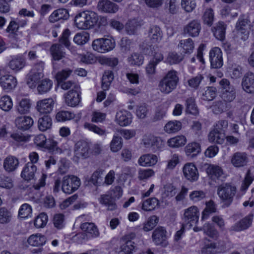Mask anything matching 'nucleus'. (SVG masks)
<instances>
[{"label": "nucleus", "mask_w": 254, "mask_h": 254, "mask_svg": "<svg viewBox=\"0 0 254 254\" xmlns=\"http://www.w3.org/2000/svg\"><path fill=\"white\" fill-rule=\"evenodd\" d=\"M179 82L177 71L170 70L161 79L158 83V89L163 94H169L176 89Z\"/></svg>", "instance_id": "obj_1"}, {"label": "nucleus", "mask_w": 254, "mask_h": 254, "mask_svg": "<svg viewBox=\"0 0 254 254\" xmlns=\"http://www.w3.org/2000/svg\"><path fill=\"white\" fill-rule=\"evenodd\" d=\"M98 20L97 14L92 11L78 13L74 18L75 26L79 29L87 30L93 27Z\"/></svg>", "instance_id": "obj_2"}, {"label": "nucleus", "mask_w": 254, "mask_h": 254, "mask_svg": "<svg viewBox=\"0 0 254 254\" xmlns=\"http://www.w3.org/2000/svg\"><path fill=\"white\" fill-rule=\"evenodd\" d=\"M152 57L145 67V74L149 80L154 78L157 73L156 66L164 59L161 51L159 49H154L152 52Z\"/></svg>", "instance_id": "obj_3"}, {"label": "nucleus", "mask_w": 254, "mask_h": 254, "mask_svg": "<svg viewBox=\"0 0 254 254\" xmlns=\"http://www.w3.org/2000/svg\"><path fill=\"white\" fill-rule=\"evenodd\" d=\"M44 63L40 61L35 64L27 75L26 83L31 88H35L44 77Z\"/></svg>", "instance_id": "obj_4"}, {"label": "nucleus", "mask_w": 254, "mask_h": 254, "mask_svg": "<svg viewBox=\"0 0 254 254\" xmlns=\"http://www.w3.org/2000/svg\"><path fill=\"white\" fill-rule=\"evenodd\" d=\"M236 193V188L229 184L221 185L217 188V194L227 207L232 203Z\"/></svg>", "instance_id": "obj_5"}, {"label": "nucleus", "mask_w": 254, "mask_h": 254, "mask_svg": "<svg viewBox=\"0 0 254 254\" xmlns=\"http://www.w3.org/2000/svg\"><path fill=\"white\" fill-rule=\"evenodd\" d=\"M141 143L145 148L153 152L161 150L165 147V142L161 137L151 133L145 134L143 136Z\"/></svg>", "instance_id": "obj_6"}, {"label": "nucleus", "mask_w": 254, "mask_h": 254, "mask_svg": "<svg viewBox=\"0 0 254 254\" xmlns=\"http://www.w3.org/2000/svg\"><path fill=\"white\" fill-rule=\"evenodd\" d=\"M116 45L115 40L112 38L95 39L92 44L93 49L99 53H105L112 50Z\"/></svg>", "instance_id": "obj_7"}, {"label": "nucleus", "mask_w": 254, "mask_h": 254, "mask_svg": "<svg viewBox=\"0 0 254 254\" xmlns=\"http://www.w3.org/2000/svg\"><path fill=\"white\" fill-rule=\"evenodd\" d=\"M80 184V179L76 176H65L62 180V190L64 193L70 194L78 189Z\"/></svg>", "instance_id": "obj_8"}, {"label": "nucleus", "mask_w": 254, "mask_h": 254, "mask_svg": "<svg viewBox=\"0 0 254 254\" xmlns=\"http://www.w3.org/2000/svg\"><path fill=\"white\" fill-rule=\"evenodd\" d=\"M74 159L76 161L88 158L90 154V144L85 140L77 141L74 146Z\"/></svg>", "instance_id": "obj_9"}, {"label": "nucleus", "mask_w": 254, "mask_h": 254, "mask_svg": "<svg viewBox=\"0 0 254 254\" xmlns=\"http://www.w3.org/2000/svg\"><path fill=\"white\" fill-rule=\"evenodd\" d=\"M220 85L223 91L221 94L222 99L225 102H232L236 98V91L234 87L230 84L226 79H223L220 81Z\"/></svg>", "instance_id": "obj_10"}, {"label": "nucleus", "mask_w": 254, "mask_h": 254, "mask_svg": "<svg viewBox=\"0 0 254 254\" xmlns=\"http://www.w3.org/2000/svg\"><path fill=\"white\" fill-rule=\"evenodd\" d=\"M250 21L247 18L240 17L236 25L238 36L244 41L248 38L251 29Z\"/></svg>", "instance_id": "obj_11"}, {"label": "nucleus", "mask_w": 254, "mask_h": 254, "mask_svg": "<svg viewBox=\"0 0 254 254\" xmlns=\"http://www.w3.org/2000/svg\"><path fill=\"white\" fill-rule=\"evenodd\" d=\"M226 246L224 241L217 242L209 241L201 250L202 254H217L225 251Z\"/></svg>", "instance_id": "obj_12"}, {"label": "nucleus", "mask_w": 254, "mask_h": 254, "mask_svg": "<svg viewBox=\"0 0 254 254\" xmlns=\"http://www.w3.org/2000/svg\"><path fill=\"white\" fill-rule=\"evenodd\" d=\"M55 103L52 98L40 100L36 102V109L39 114L47 115L53 111Z\"/></svg>", "instance_id": "obj_13"}, {"label": "nucleus", "mask_w": 254, "mask_h": 254, "mask_svg": "<svg viewBox=\"0 0 254 254\" xmlns=\"http://www.w3.org/2000/svg\"><path fill=\"white\" fill-rule=\"evenodd\" d=\"M136 250L134 242L129 240L127 236H125L120 240L117 253L118 254H133Z\"/></svg>", "instance_id": "obj_14"}, {"label": "nucleus", "mask_w": 254, "mask_h": 254, "mask_svg": "<svg viewBox=\"0 0 254 254\" xmlns=\"http://www.w3.org/2000/svg\"><path fill=\"white\" fill-rule=\"evenodd\" d=\"M249 157L244 152H236L232 154L230 157V163L233 166L237 168L244 167L249 162Z\"/></svg>", "instance_id": "obj_15"}, {"label": "nucleus", "mask_w": 254, "mask_h": 254, "mask_svg": "<svg viewBox=\"0 0 254 254\" xmlns=\"http://www.w3.org/2000/svg\"><path fill=\"white\" fill-rule=\"evenodd\" d=\"M184 215L185 223L192 226L198 221L199 216L198 209L195 206H191L185 210Z\"/></svg>", "instance_id": "obj_16"}, {"label": "nucleus", "mask_w": 254, "mask_h": 254, "mask_svg": "<svg viewBox=\"0 0 254 254\" xmlns=\"http://www.w3.org/2000/svg\"><path fill=\"white\" fill-rule=\"evenodd\" d=\"M209 60L212 68H218L223 65L222 53L219 48L214 47L210 51Z\"/></svg>", "instance_id": "obj_17"}, {"label": "nucleus", "mask_w": 254, "mask_h": 254, "mask_svg": "<svg viewBox=\"0 0 254 254\" xmlns=\"http://www.w3.org/2000/svg\"><path fill=\"white\" fill-rule=\"evenodd\" d=\"M241 85L243 90L248 94H254V73L249 71L245 74Z\"/></svg>", "instance_id": "obj_18"}, {"label": "nucleus", "mask_w": 254, "mask_h": 254, "mask_svg": "<svg viewBox=\"0 0 254 254\" xmlns=\"http://www.w3.org/2000/svg\"><path fill=\"white\" fill-rule=\"evenodd\" d=\"M184 177L190 182L196 181L198 178V172L196 166L192 163L186 164L183 169Z\"/></svg>", "instance_id": "obj_19"}, {"label": "nucleus", "mask_w": 254, "mask_h": 254, "mask_svg": "<svg viewBox=\"0 0 254 254\" xmlns=\"http://www.w3.org/2000/svg\"><path fill=\"white\" fill-rule=\"evenodd\" d=\"M201 29V24L197 20H192L184 26L183 32L189 36L195 37L199 35Z\"/></svg>", "instance_id": "obj_20"}, {"label": "nucleus", "mask_w": 254, "mask_h": 254, "mask_svg": "<svg viewBox=\"0 0 254 254\" xmlns=\"http://www.w3.org/2000/svg\"><path fill=\"white\" fill-rule=\"evenodd\" d=\"M80 88L79 89H71L64 95L66 104L70 107H75L80 101Z\"/></svg>", "instance_id": "obj_21"}, {"label": "nucleus", "mask_w": 254, "mask_h": 254, "mask_svg": "<svg viewBox=\"0 0 254 254\" xmlns=\"http://www.w3.org/2000/svg\"><path fill=\"white\" fill-rule=\"evenodd\" d=\"M253 218V214H249L232 226L231 228V230L239 232L248 229L252 224Z\"/></svg>", "instance_id": "obj_22"}, {"label": "nucleus", "mask_w": 254, "mask_h": 254, "mask_svg": "<svg viewBox=\"0 0 254 254\" xmlns=\"http://www.w3.org/2000/svg\"><path fill=\"white\" fill-rule=\"evenodd\" d=\"M97 8L102 12L115 13L118 11L119 7L109 0H100L98 3Z\"/></svg>", "instance_id": "obj_23"}, {"label": "nucleus", "mask_w": 254, "mask_h": 254, "mask_svg": "<svg viewBox=\"0 0 254 254\" xmlns=\"http://www.w3.org/2000/svg\"><path fill=\"white\" fill-rule=\"evenodd\" d=\"M167 231L163 227H158L153 232L152 239L155 245H163L165 244L167 238Z\"/></svg>", "instance_id": "obj_24"}, {"label": "nucleus", "mask_w": 254, "mask_h": 254, "mask_svg": "<svg viewBox=\"0 0 254 254\" xmlns=\"http://www.w3.org/2000/svg\"><path fill=\"white\" fill-rule=\"evenodd\" d=\"M26 62L20 56H13L8 64V67L14 72L21 70L25 66Z\"/></svg>", "instance_id": "obj_25"}, {"label": "nucleus", "mask_w": 254, "mask_h": 254, "mask_svg": "<svg viewBox=\"0 0 254 254\" xmlns=\"http://www.w3.org/2000/svg\"><path fill=\"white\" fill-rule=\"evenodd\" d=\"M15 124L18 129L26 130L33 125L34 121L29 116H20L15 119Z\"/></svg>", "instance_id": "obj_26"}, {"label": "nucleus", "mask_w": 254, "mask_h": 254, "mask_svg": "<svg viewBox=\"0 0 254 254\" xmlns=\"http://www.w3.org/2000/svg\"><path fill=\"white\" fill-rule=\"evenodd\" d=\"M158 161V157L152 154H146L141 156L138 163L139 165L144 167L152 166L155 165Z\"/></svg>", "instance_id": "obj_27"}, {"label": "nucleus", "mask_w": 254, "mask_h": 254, "mask_svg": "<svg viewBox=\"0 0 254 254\" xmlns=\"http://www.w3.org/2000/svg\"><path fill=\"white\" fill-rule=\"evenodd\" d=\"M36 171L37 167L36 165L32 163H27L23 167L21 176L25 180H31L34 178Z\"/></svg>", "instance_id": "obj_28"}, {"label": "nucleus", "mask_w": 254, "mask_h": 254, "mask_svg": "<svg viewBox=\"0 0 254 254\" xmlns=\"http://www.w3.org/2000/svg\"><path fill=\"white\" fill-rule=\"evenodd\" d=\"M50 53L54 61H60L65 57V52L60 44H54L50 48Z\"/></svg>", "instance_id": "obj_29"}, {"label": "nucleus", "mask_w": 254, "mask_h": 254, "mask_svg": "<svg viewBox=\"0 0 254 254\" xmlns=\"http://www.w3.org/2000/svg\"><path fill=\"white\" fill-rule=\"evenodd\" d=\"M3 168L7 172L10 173L15 171L18 166L19 161L13 156H8L3 160Z\"/></svg>", "instance_id": "obj_30"}, {"label": "nucleus", "mask_w": 254, "mask_h": 254, "mask_svg": "<svg viewBox=\"0 0 254 254\" xmlns=\"http://www.w3.org/2000/svg\"><path fill=\"white\" fill-rule=\"evenodd\" d=\"M162 32L159 27L153 25L150 27L148 30V37L151 43H159L162 40Z\"/></svg>", "instance_id": "obj_31"}, {"label": "nucleus", "mask_w": 254, "mask_h": 254, "mask_svg": "<svg viewBox=\"0 0 254 254\" xmlns=\"http://www.w3.org/2000/svg\"><path fill=\"white\" fill-rule=\"evenodd\" d=\"M178 48L181 52V54H190L193 50L194 43L190 38L181 40L178 44Z\"/></svg>", "instance_id": "obj_32"}, {"label": "nucleus", "mask_w": 254, "mask_h": 254, "mask_svg": "<svg viewBox=\"0 0 254 254\" xmlns=\"http://www.w3.org/2000/svg\"><path fill=\"white\" fill-rule=\"evenodd\" d=\"M116 121L121 126H127L131 122V115L126 111H120L116 114Z\"/></svg>", "instance_id": "obj_33"}, {"label": "nucleus", "mask_w": 254, "mask_h": 254, "mask_svg": "<svg viewBox=\"0 0 254 254\" xmlns=\"http://www.w3.org/2000/svg\"><path fill=\"white\" fill-rule=\"evenodd\" d=\"M27 243L32 247H41L46 242V238L41 234L31 235L27 239Z\"/></svg>", "instance_id": "obj_34"}, {"label": "nucleus", "mask_w": 254, "mask_h": 254, "mask_svg": "<svg viewBox=\"0 0 254 254\" xmlns=\"http://www.w3.org/2000/svg\"><path fill=\"white\" fill-rule=\"evenodd\" d=\"M17 80L15 77L10 74H7L6 77L0 82V85L2 88L6 91H10L13 89L16 86Z\"/></svg>", "instance_id": "obj_35"}, {"label": "nucleus", "mask_w": 254, "mask_h": 254, "mask_svg": "<svg viewBox=\"0 0 254 254\" xmlns=\"http://www.w3.org/2000/svg\"><path fill=\"white\" fill-rule=\"evenodd\" d=\"M67 10L64 8H60L55 10L49 16L50 22L54 23L61 19H66L68 17Z\"/></svg>", "instance_id": "obj_36"}, {"label": "nucleus", "mask_w": 254, "mask_h": 254, "mask_svg": "<svg viewBox=\"0 0 254 254\" xmlns=\"http://www.w3.org/2000/svg\"><path fill=\"white\" fill-rule=\"evenodd\" d=\"M200 144L196 142L189 143L185 148V151L187 156L190 157L195 156L200 153Z\"/></svg>", "instance_id": "obj_37"}, {"label": "nucleus", "mask_w": 254, "mask_h": 254, "mask_svg": "<svg viewBox=\"0 0 254 254\" xmlns=\"http://www.w3.org/2000/svg\"><path fill=\"white\" fill-rule=\"evenodd\" d=\"M225 139L224 132H219L214 129L212 130L208 135V140L211 143L221 144L224 142Z\"/></svg>", "instance_id": "obj_38"}, {"label": "nucleus", "mask_w": 254, "mask_h": 254, "mask_svg": "<svg viewBox=\"0 0 254 254\" xmlns=\"http://www.w3.org/2000/svg\"><path fill=\"white\" fill-rule=\"evenodd\" d=\"M99 201L100 203L106 206L108 210L113 211L117 208V205L111 195H101L99 198Z\"/></svg>", "instance_id": "obj_39"}, {"label": "nucleus", "mask_w": 254, "mask_h": 254, "mask_svg": "<svg viewBox=\"0 0 254 254\" xmlns=\"http://www.w3.org/2000/svg\"><path fill=\"white\" fill-rule=\"evenodd\" d=\"M207 173L212 179H220L223 175L222 168L218 165H209L206 169Z\"/></svg>", "instance_id": "obj_40"}, {"label": "nucleus", "mask_w": 254, "mask_h": 254, "mask_svg": "<svg viewBox=\"0 0 254 254\" xmlns=\"http://www.w3.org/2000/svg\"><path fill=\"white\" fill-rule=\"evenodd\" d=\"M81 229L92 237H97L99 235V231L97 227L93 223L85 222L80 226Z\"/></svg>", "instance_id": "obj_41"}, {"label": "nucleus", "mask_w": 254, "mask_h": 254, "mask_svg": "<svg viewBox=\"0 0 254 254\" xmlns=\"http://www.w3.org/2000/svg\"><path fill=\"white\" fill-rule=\"evenodd\" d=\"M52 125V120L51 118L48 116H44L40 118L38 121V127L42 131H45L50 129Z\"/></svg>", "instance_id": "obj_42"}, {"label": "nucleus", "mask_w": 254, "mask_h": 254, "mask_svg": "<svg viewBox=\"0 0 254 254\" xmlns=\"http://www.w3.org/2000/svg\"><path fill=\"white\" fill-rule=\"evenodd\" d=\"M226 25L222 22H218L217 25L212 29L214 36L219 40H223L225 38Z\"/></svg>", "instance_id": "obj_43"}, {"label": "nucleus", "mask_w": 254, "mask_h": 254, "mask_svg": "<svg viewBox=\"0 0 254 254\" xmlns=\"http://www.w3.org/2000/svg\"><path fill=\"white\" fill-rule=\"evenodd\" d=\"M182 128V123L178 121H171L168 122L164 127V130L168 133H176Z\"/></svg>", "instance_id": "obj_44"}, {"label": "nucleus", "mask_w": 254, "mask_h": 254, "mask_svg": "<svg viewBox=\"0 0 254 254\" xmlns=\"http://www.w3.org/2000/svg\"><path fill=\"white\" fill-rule=\"evenodd\" d=\"M74 117L75 115L73 113L64 110L58 111L55 115V119L58 122H65L70 120Z\"/></svg>", "instance_id": "obj_45"}, {"label": "nucleus", "mask_w": 254, "mask_h": 254, "mask_svg": "<svg viewBox=\"0 0 254 254\" xmlns=\"http://www.w3.org/2000/svg\"><path fill=\"white\" fill-rule=\"evenodd\" d=\"M203 233L212 239H217L219 232L214 226L210 223H206L202 226Z\"/></svg>", "instance_id": "obj_46"}, {"label": "nucleus", "mask_w": 254, "mask_h": 254, "mask_svg": "<svg viewBox=\"0 0 254 254\" xmlns=\"http://www.w3.org/2000/svg\"><path fill=\"white\" fill-rule=\"evenodd\" d=\"M37 86V91L40 94H43L49 92L53 86L52 80L48 78L42 79Z\"/></svg>", "instance_id": "obj_47"}, {"label": "nucleus", "mask_w": 254, "mask_h": 254, "mask_svg": "<svg viewBox=\"0 0 254 254\" xmlns=\"http://www.w3.org/2000/svg\"><path fill=\"white\" fill-rule=\"evenodd\" d=\"M186 142L187 139L185 136L179 135L169 139L167 144L171 147L177 148L184 145Z\"/></svg>", "instance_id": "obj_48"}, {"label": "nucleus", "mask_w": 254, "mask_h": 254, "mask_svg": "<svg viewBox=\"0 0 254 254\" xmlns=\"http://www.w3.org/2000/svg\"><path fill=\"white\" fill-rule=\"evenodd\" d=\"M217 211L216 205L212 200H209L206 202V207L202 213V220L207 219L209 215L215 213Z\"/></svg>", "instance_id": "obj_49"}, {"label": "nucleus", "mask_w": 254, "mask_h": 254, "mask_svg": "<svg viewBox=\"0 0 254 254\" xmlns=\"http://www.w3.org/2000/svg\"><path fill=\"white\" fill-rule=\"evenodd\" d=\"M123 146V140L121 137L117 134L114 135L110 144V150L113 152L119 151Z\"/></svg>", "instance_id": "obj_50"}, {"label": "nucleus", "mask_w": 254, "mask_h": 254, "mask_svg": "<svg viewBox=\"0 0 254 254\" xmlns=\"http://www.w3.org/2000/svg\"><path fill=\"white\" fill-rule=\"evenodd\" d=\"M31 107V103L30 99L23 98L20 100L17 106V111L21 114L28 113Z\"/></svg>", "instance_id": "obj_51"}, {"label": "nucleus", "mask_w": 254, "mask_h": 254, "mask_svg": "<svg viewBox=\"0 0 254 254\" xmlns=\"http://www.w3.org/2000/svg\"><path fill=\"white\" fill-rule=\"evenodd\" d=\"M113 79L114 74L112 71L108 70L104 72L102 80V88L104 91L108 89Z\"/></svg>", "instance_id": "obj_52"}, {"label": "nucleus", "mask_w": 254, "mask_h": 254, "mask_svg": "<svg viewBox=\"0 0 254 254\" xmlns=\"http://www.w3.org/2000/svg\"><path fill=\"white\" fill-rule=\"evenodd\" d=\"M13 107V103L10 96L4 95L0 98V108L5 112L10 111Z\"/></svg>", "instance_id": "obj_53"}, {"label": "nucleus", "mask_w": 254, "mask_h": 254, "mask_svg": "<svg viewBox=\"0 0 254 254\" xmlns=\"http://www.w3.org/2000/svg\"><path fill=\"white\" fill-rule=\"evenodd\" d=\"M158 204V200L155 197H151L143 202L142 208L145 211H151L154 210Z\"/></svg>", "instance_id": "obj_54"}, {"label": "nucleus", "mask_w": 254, "mask_h": 254, "mask_svg": "<svg viewBox=\"0 0 254 254\" xmlns=\"http://www.w3.org/2000/svg\"><path fill=\"white\" fill-rule=\"evenodd\" d=\"M186 111L187 113L193 115H197L198 114V110L196 107L194 99L190 97L186 101Z\"/></svg>", "instance_id": "obj_55"}, {"label": "nucleus", "mask_w": 254, "mask_h": 254, "mask_svg": "<svg viewBox=\"0 0 254 254\" xmlns=\"http://www.w3.org/2000/svg\"><path fill=\"white\" fill-rule=\"evenodd\" d=\"M168 106L166 104H162L158 107L153 117V122L160 121L166 116Z\"/></svg>", "instance_id": "obj_56"}, {"label": "nucleus", "mask_w": 254, "mask_h": 254, "mask_svg": "<svg viewBox=\"0 0 254 254\" xmlns=\"http://www.w3.org/2000/svg\"><path fill=\"white\" fill-rule=\"evenodd\" d=\"M140 26V22L136 19L130 20L127 23L126 26V31L129 35L134 34L137 28Z\"/></svg>", "instance_id": "obj_57"}, {"label": "nucleus", "mask_w": 254, "mask_h": 254, "mask_svg": "<svg viewBox=\"0 0 254 254\" xmlns=\"http://www.w3.org/2000/svg\"><path fill=\"white\" fill-rule=\"evenodd\" d=\"M48 217L46 213L44 212L41 213L35 218L34 221V226L37 228L44 227L48 222Z\"/></svg>", "instance_id": "obj_58"}, {"label": "nucleus", "mask_w": 254, "mask_h": 254, "mask_svg": "<svg viewBox=\"0 0 254 254\" xmlns=\"http://www.w3.org/2000/svg\"><path fill=\"white\" fill-rule=\"evenodd\" d=\"M12 215L11 212L5 207L0 208V224H5L11 221Z\"/></svg>", "instance_id": "obj_59"}, {"label": "nucleus", "mask_w": 254, "mask_h": 254, "mask_svg": "<svg viewBox=\"0 0 254 254\" xmlns=\"http://www.w3.org/2000/svg\"><path fill=\"white\" fill-rule=\"evenodd\" d=\"M89 40V34L85 31L76 34L73 39L74 42L80 45L85 44Z\"/></svg>", "instance_id": "obj_60"}, {"label": "nucleus", "mask_w": 254, "mask_h": 254, "mask_svg": "<svg viewBox=\"0 0 254 254\" xmlns=\"http://www.w3.org/2000/svg\"><path fill=\"white\" fill-rule=\"evenodd\" d=\"M158 218L155 215L150 216L147 221L144 224L142 229L145 232L149 231L153 229V228L158 223Z\"/></svg>", "instance_id": "obj_61"}, {"label": "nucleus", "mask_w": 254, "mask_h": 254, "mask_svg": "<svg viewBox=\"0 0 254 254\" xmlns=\"http://www.w3.org/2000/svg\"><path fill=\"white\" fill-rule=\"evenodd\" d=\"M128 62L131 65L139 66L143 62V57L138 53H133L128 58Z\"/></svg>", "instance_id": "obj_62"}, {"label": "nucleus", "mask_w": 254, "mask_h": 254, "mask_svg": "<svg viewBox=\"0 0 254 254\" xmlns=\"http://www.w3.org/2000/svg\"><path fill=\"white\" fill-rule=\"evenodd\" d=\"M13 187V181L10 177L2 174L0 175V187L10 189Z\"/></svg>", "instance_id": "obj_63"}, {"label": "nucleus", "mask_w": 254, "mask_h": 254, "mask_svg": "<svg viewBox=\"0 0 254 254\" xmlns=\"http://www.w3.org/2000/svg\"><path fill=\"white\" fill-rule=\"evenodd\" d=\"M18 214L21 218H23L31 217L32 215L31 206L27 203L22 204L19 210Z\"/></svg>", "instance_id": "obj_64"}]
</instances>
